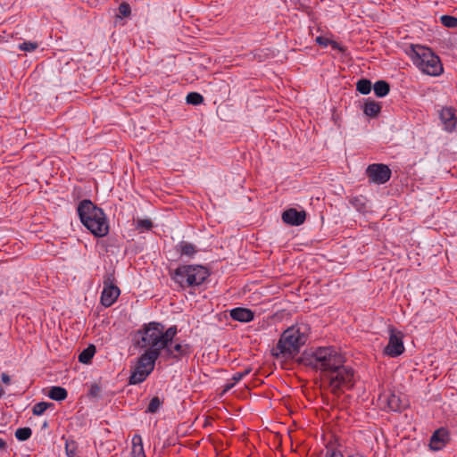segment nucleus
<instances>
[{"label":"nucleus","mask_w":457,"mask_h":457,"mask_svg":"<svg viewBox=\"0 0 457 457\" xmlns=\"http://www.w3.org/2000/svg\"><path fill=\"white\" fill-rule=\"evenodd\" d=\"M178 333L177 326H171L164 330V326L159 322H150L137 330L133 337L134 346L141 349H155L161 352L167 347V344L173 341Z\"/></svg>","instance_id":"f257e3e1"},{"label":"nucleus","mask_w":457,"mask_h":457,"mask_svg":"<svg viewBox=\"0 0 457 457\" xmlns=\"http://www.w3.org/2000/svg\"><path fill=\"white\" fill-rule=\"evenodd\" d=\"M309 333L310 328L305 323H297L291 326L280 336L276 346V350L278 352L274 354L285 358L294 357L306 343Z\"/></svg>","instance_id":"f03ea898"},{"label":"nucleus","mask_w":457,"mask_h":457,"mask_svg":"<svg viewBox=\"0 0 457 457\" xmlns=\"http://www.w3.org/2000/svg\"><path fill=\"white\" fill-rule=\"evenodd\" d=\"M82 224L96 237H103L109 232V224L104 211L90 200H83L77 209Z\"/></svg>","instance_id":"7ed1b4c3"},{"label":"nucleus","mask_w":457,"mask_h":457,"mask_svg":"<svg viewBox=\"0 0 457 457\" xmlns=\"http://www.w3.org/2000/svg\"><path fill=\"white\" fill-rule=\"evenodd\" d=\"M405 53L424 74L439 76L444 71L440 58L428 47L411 45L406 48Z\"/></svg>","instance_id":"20e7f679"},{"label":"nucleus","mask_w":457,"mask_h":457,"mask_svg":"<svg viewBox=\"0 0 457 457\" xmlns=\"http://www.w3.org/2000/svg\"><path fill=\"white\" fill-rule=\"evenodd\" d=\"M345 362V359L343 354L332 346L319 347L306 358L307 365L320 370L324 378L328 376V373Z\"/></svg>","instance_id":"39448f33"},{"label":"nucleus","mask_w":457,"mask_h":457,"mask_svg":"<svg viewBox=\"0 0 457 457\" xmlns=\"http://www.w3.org/2000/svg\"><path fill=\"white\" fill-rule=\"evenodd\" d=\"M170 274L183 289L198 287L210 276L208 269L202 265H180Z\"/></svg>","instance_id":"423d86ee"},{"label":"nucleus","mask_w":457,"mask_h":457,"mask_svg":"<svg viewBox=\"0 0 457 457\" xmlns=\"http://www.w3.org/2000/svg\"><path fill=\"white\" fill-rule=\"evenodd\" d=\"M324 378L328 381L330 392L338 396L353 386L354 371L350 366L341 363V366L328 373Z\"/></svg>","instance_id":"0eeeda50"},{"label":"nucleus","mask_w":457,"mask_h":457,"mask_svg":"<svg viewBox=\"0 0 457 457\" xmlns=\"http://www.w3.org/2000/svg\"><path fill=\"white\" fill-rule=\"evenodd\" d=\"M155 349H146L137 360V362L129 377V384H140L146 379L154 369L156 360L160 357Z\"/></svg>","instance_id":"6e6552de"},{"label":"nucleus","mask_w":457,"mask_h":457,"mask_svg":"<svg viewBox=\"0 0 457 457\" xmlns=\"http://www.w3.org/2000/svg\"><path fill=\"white\" fill-rule=\"evenodd\" d=\"M103 285L104 288L101 294L100 302L104 307H110L116 302L120 295V290L116 285L113 271L108 272L104 275Z\"/></svg>","instance_id":"1a4fd4ad"},{"label":"nucleus","mask_w":457,"mask_h":457,"mask_svg":"<svg viewBox=\"0 0 457 457\" xmlns=\"http://www.w3.org/2000/svg\"><path fill=\"white\" fill-rule=\"evenodd\" d=\"M403 337V335L401 331L393 327L389 328V340L384 353L390 357L401 355L404 351Z\"/></svg>","instance_id":"9d476101"},{"label":"nucleus","mask_w":457,"mask_h":457,"mask_svg":"<svg viewBox=\"0 0 457 457\" xmlns=\"http://www.w3.org/2000/svg\"><path fill=\"white\" fill-rule=\"evenodd\" d=\"M366 174L371 182L380 185L390 179L392 172L386 164L373 163L367 167Z\"/></svg>","instance_id":"9b49d317"},{"label":"nucleus","mask_w":457,"mask_h":457,"mask_svg":"<svg viewBox=\"0 0 457 457\" xmlns=\"http://www.w3.org/2000/svg\"><path fill=\"white\" fill-rule=\"evenodd\" d=\"M167 358L180 360L183 357H187L192 353V346L187 343H176L172 345V342L167 344V347L163 349Z\"/></svg>","instance_id":"f8f14e48"},{"label":"nucleus","mask_w":457,"mask_h":457,"mask_svg":"<svg viewBox=\"0 0 457 457\" xmlns=\"http://www.w3.org/2000/svg\"><path fill=\"white\" fill-rule=\"evenodd\" d=\"M450 441V435L446 428H440L431 436L429 440V448L432 451L442 450Z\"/></svg>","instance_id":"ddd939ff"},{"label":"nucleus","mask_w":457,"mask_h":457,"mask_svg":"<svg viewBox=\"0 0 457 457\" xmlns=\"http://www.w3.org/2000/svg\"><path fill=\"white\" fill-rule=\"evenodd\" d=\"M306 219V212L304 211H297L291 208L282 213V220L291 226L302 225Z\"/></svg>","instance_id":"4468645a"},{"label":"nucleus","mask_w":457,"mask_h":457,"mask_svg":"<svg viewBox=\"0 0 457 457\" xmlns=\"http://www.w3.org/2000/svg\"><path fill=\"white\" fill-rule=\"evenodd\" d=\"M439 117L445 125V129L448 131H453L457 123V117L455 110L453 107H444L439 112Z\"/></svg>","instance_id":"2eb2a0df"},{"label":"nucleus","mask_w":457,"mask_h":457,"mask_svg":"<svg viewBox=\"0 0 457 457\" xmlns=\"http://www.w3.org/2000/svg\"><path fill=\"white\" fill-rule=\"evenodd\" d=\"M230 316L234 320L241 322H249L253 320V312L246 308H235L231 310Z\"/></svg>","instance_id":"dca6fc26"},{"label":"nucleus","mask_w":457,"mask_h":457,"mask_svg":"<svg viewBox=\"0 0 457 457\" xmlns=\"http://www.w3.org/2000/svg\"><path fill=\"white\" fill-rule=\"evenodd\" d=\"M176 251L180 254V256H186L188 258H193L194 255L198 252L196 246L187 241H180L176 246Z\"/></svg>","instance_id":"f3484780"},{"label":"nucleus","mask_w":457,"mask_h":457,"mask_svg":"<svg viewBox=\"0 0 457 457\" xmlns=\"http://www.w3.org/2000/svg\"><path fill=\"white\" fill-rule=\"evenodd\" d=\"M381 397L385 399L387 407L391 411H399L404 408V404L403 403L400 396L394 393L383 395Z\"/></svg>","instance_id":"a211bd4d"},{"label":"nucleus","mask_w":457,"mask_h":457,"mask_svg":"<svg viewBox=\"0 0 457 457\" xmlns=\"http://www.w3.org/2000/svg\"><path fill=\"white\" fill-rule=\"evenodd\" d=\"M131 454L133 457H146L144 451L142 437L138 434H135L132 437Z\"/></svg>","instance_id":"6ab92c4d"},{"label":"nucleus","mask_w":457,"mask_h":457,"mask_svg":"<svg viewBox=\"0 0 457 457\" xmlns=\"http://www.w3.org/2000/svg\"><path fill=\"white\" fill-rule=\"evenodd\" d=\"M380 111L381 105L373 100H369L364 104L363 112L367 116L376 117Z\"/></svg>","instance_id":"aec40b11"},{"label":"nucleus","mask_w":457,"mask_h":457,"mask_svg":"<svg viewBox=\"0 0 457 457\" xmlns=\"http://www.w3.org/2000/svg\"><path fill=\"white\" fill-rule=\"evenodd\" d=\"M67 395L66 389L61 386H53L48 393V396L54 401H62L67 398Z\"/></svg>","instance_id":"412c9836"},{"label":"nucleus","mask_w":457,"mask_h":457,"mask_svg":"<svg viewBox=\"0 0 457 457\" xmlns=\"http://www.w3.org/2000/svg\"><path fill=\"white\" fill-rule=\"evenodd\" d=\"M373 89L377 96L383 97L389 93L390 86L385 80H378L374 84Z\"/></svg>","instance_id":"4be33fe9"},{"label":"nucleus","mask_w":457,"mask_h":457,"mask_svg":"<svg viewBox=\"0 0 457 457\" xmlns=\"http://www.w3.org/2000/svg\"><path fill=\"white\" fill-rule=\"evenodd\" d=\"M95 353H96V346L94 345H90L79 353V361L81 363L87 364L90 362Z\"/></svg>","instance_id":"5701e85b"},{"label":"nucleus","mask_w":457,"mask_h":457,"mask_svg":"<svg viewBox=\"0 0 457 457\" xmlns=\"http://www.w3.org/2000/svg\"><path fill=\"white\" fill-rule=\"evenodd\" d=\"M356 89L362 95H367L371 90V82L369 79H361L356 84Z\"/></svg>","instance_id":"b1692460"},{"label":"nucleus","mask_w":457,"mask_h":457,"mask_svg":"<svg viewBox=\"0 0 457 457\" xmlns=\"http://www.w3.org/2000/svg\"><path fill=\"white\" fill-rule=\"evenodd\" d=\"M32 435V430L28 428H20L15 431V436L20 441L28 440Z\"/></svg>","instance_id":"393cba45"},{"label":"nucleus","mask_w":457,"mask_h":457,"mask_svg":"<svg viewBox=\"0 0 457 457\" xmlns=\"http://www.w3.org/2000/svg\"><path fill=\"white\" fill-rule=\"evenodd\" d=\"M186 100L187 104L197 105L204 102V96L199 93L191 92L187 94Z\"/></svg>","instance_id":"a878e982"},{"label":"nucleus","mask_w":457,"mask_h":457,"mask_svg":"<svg viewBox=\"0 0 457 457\" xmlns=\"http://www.w3.org/2000/svg\"><path fill=\"white\" fill-rule=\"evenodd\" d=\"M50 406H53V403L46 402L37 403L33 406L32 412L37 416L42 415Z\"/></svg>","instance_id":"bb28decb"},{"label":"nucleus","mask_w":457,"mask_h":457,"mask_svg":"<svg viewBox=\"0 0 457 457\" xmlns=\"http://www.w3.org/2000/svg\"><path fill=\"white\" fill-rule=\"evenodd\" d=\"M65 453L67 457L77 456V444L73 440H66L65 442Z\"/></svg>","instance_id":"cd10ccee"},{"label":"nucleus","mask_w":457,"mask_h":457,"mask_svg":"<svg viewBox=\"0 0 457 457\" xmlns=\"http://www.w3.org/2000/svg\"><path fill=\"white\" fill-rule=\"evenodd\" d=\"M441 23L446 28L457 27V17L451 15H443L440 17Z\"/></svg>","instance_id":"c85d7f7f"},{"label":"nucleus","mask_w":457,"mask_h":457,"mask_svg":"<svg viewBox=\"0 0 457 457\" xmlns=\"http://www.w3.org/2000/svg\"><path fill=\"white\" fill-rule=\"evenodd\" d=\"M161 405H162V402L159 399V397L154 396L151 399V401L147 406L146 412L155 413L159 410Z\"/></svg>","instance_id":"c756f323"},{"label":"nucleus","mask_w":457,"mask_h":457,"mask_svg":"<svg viewBox=\"0 0 457 457\" xmlns=\"http://www.w3.org/2000/svg\"><path fill=\"white\" fill-rule=\"evenodd\" d=\"M119 17H128L130 15L131 8L130 5L127 2H122L119 8Z\"/></svg>","instance_id":"7c9ffc66"},{"label":"nucleus","mask_w":457,"mask_h":457,"mask_svg":"<svg viewBox=\"0 0 457 457\" xmlns=\"http://www.w3.org/2000/svg\"><path fill=\"white\" fill-rule=\"evenodd\" d=\"M37 44L35 42H23L19 46V48L22 51L32 52L37 48Z\"/></svg>","instance_id":"2f4dec72"},{"label":"nucleus","mask_w":457,"mask_h":457,"mask_svg":"<svg viewBox=\"0 0 457 457\" xmlns=\"http://www.w3.org/2000/svg\"><path fill=\"white\" fill-rule=\"evenodd\" d=\"M153 227V222L148 220V219H144V220H138L137 221V228H142V229H145V230H149L151 229Z\"/></svg>","instance_id":"473e14b6"},{"label":"nucleus","mask_w":457,"mask_h":457,"mask_svg":"<svg viewBox=\"0 0 457 457\" xmlns=\"http://www.w3.org/2000/svg\"><path fill=\"white\" fill-rule=\"evenodd\" d=\"M325 457H343L341 451L335 449L332 446H327Z\"/></svg>","instance_id":"72a5a7b5"},{"label":"nucleus","mask_w":457,"mask_h":457,"mask_svg":"<svg viewBox=\"0 0 457 457\" xmlns=\"http://www.w3.org/2000/svg\"><path fill=\"white\" fill-rule=\"evenodd\" d=\"M316 42H317V44H319L320 46H327L328 44H333V47L337 46L336 42L330 41L329 39H328L324 37H317Z\"/></svg>","instance_id":"f704fd0d"},{"label":"nucleus","mask_w":457,"mask_h":457,"mask_svg":"<svg viewBox=\"0 0 457 457\" xmlns=\"http://www.w3.org/2000/svg\"><path fill=\"white\" fill-rule=\"evenodd\" d=\"M101 392V387L97 384H93L89 390V395L93 397H96L99 395Z\"/></svg>","instance_id":"c9c22d12"},{"label":"nucleus","mask_w":457,"mask_h":457,"mask_svg":"<svg viewBox=\"0 0 457 457\" xmlns=\"http://www.w3.org/2000/svg\"><path fill=\"white\" fill-rule=\"evenodd\" d=\"M243 375L241 374V372H237L233 375L231 380L234 382V384H237V382H239L241 379H243Z\"/></svg>","instance_id":"e433bc0d"},{"label":"nucleus","mask_w":457,"mask_h":457,"mask_svg":"<svg viewBox=\"0 0 457 457\" xmlns=\"http://www.w3.org/2000/svg\"><path fill=\"white\" fill-rule=\"evenodd\" d=\"M1 378L4 384H6V385L10 384L11 378H10L9 375H7L6 373H2Z\"/></svg>","instance_id":"4c0bfd02"},{"label":"nucleus","mask_w":457,"mask_h":457,"mask_svg":"<svg viewBox=\"0 0 457 457\" xmlns=\"http://www.w3.org/2000/svg\"><path fill=\"white\" fill-rule=\"evenodd\" d=\"M236 384H234V382L232 383H228L227 385H225L224 386V392H227L228 391L229 389H231Z\"/></svg>","instance_id":"58836bf2"},{"label":"nucleus","mask_w":457,"mask_h":457,"mask_svg":"<svg viewBox=\"0 0 457 457\" xmlns=\"http://www.w3.org/2000/svg\"><path fill=\"white\" fill-rule=\"evenodd\" d=\"M252 371V369L251 368H247L245 369L244 371H240L241 374L243 375V378H245V376H247L248 374H250Z\"/></svg>","instance_id":"ea45409f"},{"label":"nucleus","mask_w":457,"mask_h":457,"mask_svg":"<svg viewBox=\"0 0 457 457\" xmlns=\"http://www.w3.org/2000/svg\"><path fill=\"white\" fill-rule=\"evenodd\" d=\"M252 371V369L251 368H247L245 369L244 371H240L241 374L243 375V378H245V376H247L248 374H250Z\"/></svg>","instance_id":"a19ab883"},{"label":"nucleus","mask_w":457,"mask_h":457,"mask_svg":"<svg viewBox=\"0 0 457 457\" xmlns=\"http://www.w3.org/2000/svg\"><path fill=\"white\" fill-rule=\"evenodd\" d=\"M5 442L3 439H0V450L5 447Z\"/></svg>","instance_id":"79ce46f5"},{"label":"nucleus","mask_w":457,"mask_h":457,"mask_svg":"<svg viewBox=\"0 0 457 457\" xmlns=\"http://www.w3.org/2000/svg\"><path fill=\"white\" fill-rule=\"evenodd\" d=\"M348 457H363V456L359 453H356V454L350 455Z\"/></svg>","instance_id":"37998d69"},{"label":"nucleus","mask_w":457,"mask_h":457,"mask_svg":"<svg viewBox=\"0 0 457 457\" xmlns=\"http://www.w3.org/2000/svg\"><path fill=\"white\" fill-rule=\"evenodd\" d=\"M4 395V389L3 387L0 386V398L2 397V395Z\"/></svg>","instance_id":"c03bdc74"}]
</instances>
